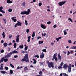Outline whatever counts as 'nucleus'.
<instances>
[{
  "instance_id": "f257e3e1",
  "label": "nucleus",
  "mask_w": 76,
  "mask_h": 76,
  "mask_svg": "<svg viewBox=\"0 0 76 76\" xmlns=\"http://www.w3.org/2000/svg\"><path fill=\"white\" fill-rule=\"evenodd\" d=\"M18 53V51L14 50L9 53H8L5 56V58H10V57H11L12 54Z\"/></svg>"
},
{
  "instance_id": "f03ea898",
  "label": "nucleus",
  "mask_w": 76,
  "mask_h": 76,
  "mask_svg": "<svg viewBox=\"0 0 76 76\" xmlns=\"http://www.w3.org/2000/svg\"><path fill=\"white\" fill-rule=\"evenodd\" d=\"M21 61H26V62H29V59H28V54H26L24 58L21 60Z\"/></svg>"
},
{
  "instance_id": "7ed1b4c3",
  "label": "nucleus",
  "mask_w": 76,
  "mask_h": 76,
  "mask_svg": "<svg viewBox=\"0 0 76 76\" xmlns=\"http://www.w3.org/2000/svg\"><path fill=\"white\" fill-rule=\"evenodd\" d=\"M47 63H48V66L49 68H54V65H53L54 63L53 62H50L48 60L47 61Z\"/></svg>"
},
{
  "instance_id": "20e7f679",
  "label": "nucleus",
  "mask_w": 76,
  "mask_h": 76,
  "mask_svg": "<svg viewBox=\"0 0 76 76\" xmlns=\"http://www.w3.org/2000/svg\"><path fill=\"white\" fill-rule=\"evenodd\" d=\"M30 9L31 8L29 9H28L27 10L28 11H23L22 12H21L20 13V15H28L29 14V13H30V12L31 11L30 10Z\"/></svg>"
},
{
  "instance_id": "39448f33",
  "label": "nucleus",
  "mask_w": 76,
  "mask_h": 76,
  "mask_svg": "<svg viewBox=\"0 0 76 76\" xmlns=\"http://www.w3.org/2000/svg\"><path fill=\"white\" fill-rule=\"evenodd\" d=\"M17 25L18 26H21L22 25V23L20 22L19 21H18L17 23L15 25V28H16V27H17Z\"/></svg>"
},
{
  "instance_id": "423d86ee",
  "label": "nucleus",
  "mask_w": 76,
  "mask_h": 76,
  "mask_svg": "<svg viewBox=\"0 0 76 76\" xmlns=\"http://www.w3.org/2000/svg\"><path fill=\"white\" fill-rule=\"evenodd\" d=\"M65 3H66V1H61L59 2L58 3V4H59L60 6H63V4H65Z\"/></svg>"
},
{
  "instance_id": "0eeeda50",
  "label": "nucleus",
  "mask_w": 76,
  "mask_h": 76,
  "mask_svg": "<svg viewBox=\"0 0 76 76\" xmlns=\"http://www.w3.org/2000/svg\"><path fill=\"white\" fill-rule=\"evenodd\" d=\"M72 69V65H71V64H69V66L68 67V72H71V69Z\"/></svg>"
},
{
  "instance_id": "6e6552de",
  "label": "nucleus",
  "mask_w": 76,
  "mask_h": 76,
  "mask_svg": "<svg viewBox=\"0 0 76 76\" xmlns=\"http://www.w3.org/2000/svg\"><path fill=\"white\" fill-rule=\"evenodd\" d=\"M67 67H69V65H67V64H65L63 66V68L64 69H66Z\"/></svg>"
},
{
  "instance_id": "1a4fd4ad",
  "label": "nucleus",
  "mask_w": 76,
  "mask_h": 76,
  "mask_svg": "<svg viewBox=\"0 0 76 76\" xmlns=\"http://www.w3.org/2000/svg\"><path fill=\"white\" fill-rule=\"evenodd\" d=\"M19 37H20V35H18L16 37L17 39H16V42H17L18 43L19 42Z\"/></svg>"
},
{
  "instance_id": "9d476101",
  "label": "nucleus",
  "mask_w": 76,
  "mask_h": 76,
  "mask_svg": "<svg viewBox=\"0 0 76 76\" xmlns=\"http://www.w3.org/2000/svg\"><path fill=\"white\" fill-rule=\"evenodd\" d=\"M58 60H59L60 61H61V56H60V53H59L58 54Z\"/></svg>"
},
{
  "instance_id": "9b49d317",
  "label": "nucleus",
  "mask_w": 76,
  "mask_h": 76,
  "mask_svg": "<svg viewBox=\"0 0 76 76\" xmlns=\"http://www.w3.org/2000/svg\"><path fill=\"white\" fill-rule=\"evenodd\" d=\"M44 54L43 53V52H42L41 55L40 56V58H43L44 57Z\"/></svg>"
},
{
  "instance_id": "f8f14e48",
  "label": "nucleus",
  "mask_w": 76,
  "mask_h": 76,
  "mask_svg": "<svg viewBox=\"0 0 76 76\" xmlns=\"http://www.w3.org/2000/svg\"><path fill=\"white\" fill-rule=\"evenodd\" d=\"M41 27L43 29H46V26H44V25L43 24H41Z\"/></svg>"
},
{
  "instance_id": "ddd939ff",
  "label": "nucleus",
  "mask_w": 76,
  "mask_h": 76,
  "mask_svg": "<svg viewBox=\"0 0 76 76\" xmlns=\"http://www.w3.org/2000/svg\"><path fill=\"white\" fill-rule=\"evenodd\" d=\"M4 58H5V57L4 58V57H3L1 59V60L0 61V63H2V62L3 61V60H4Z\"/></svg>"
},
{
  "instance_id": "4468645a",
  "label": "nucleus",
  "mask_w": 76,
  "mask_h": 76,
  "mask_svg": "<svg viewBox=\"0 0 76 76\" xmlns=\"http://www.w3.org/2000/svg\"><path fill=\"white\" fill-rule=\"evenodd\" d=\"M4 58H5V57L4 58V57H3L1 59V60L0 61V63H2V62L3 61V60H4Z\"/></svg>"
},
{
  "instance_id": "2eb2a0df",
  "label": "nucleus",
  "mask_w": 76,
  "mask_h": 76,
  "mask_svg": "<svg viewBox=\"0 0 76 76\" xmlns=\"http://www.w3.org/2000/svg\"><path fill=\"white\" fill-rule=\"evenodd\" d=\"M4 58H5V57L4 58V57H3L1 59V60L0 61V63H2V62L3 61V60H4Z\"/></svg>"
},
{
  "instance_id": "dca6fc26",
  "label": "nucleus",
  "mask_w": 76,
  "mask_h": 76,
  "mask_svg": "<svg viewBox=\"0 0 76 76\" xmlns=\"http://www.w3.org/2000/svg\"><path fill=\"white\" fill-rule=\"evenodd\" d=\"M31 40V36H29L28 37V40H27V42H30V41Z\"/></svg>"
},
{
  "instance_id": "f3484780",
  "label": "nucleus",
  "mask_w": 76,
  "mask_h": 76,
  "mask_svg": "<svg viewBox=\"0 0 76 76\" xmlns=\"http://www.w3.org/2000/svg\"><path fill=\"white\" fill-rule=\"evenodd\" d=\"M7 3L9 4L10 3H13V2H12V1H10V0H7Z\"/></svg>"
},
{
  "instance_id": "a211bd4d",
  "label": "nucleus",
  "mask_w": 76,
  "mask_h": 76,
  "mask_svg": "<svg viewBox=\"0 0 76 76\" xmlns=\"http://www.w3.org/2000/svg\"><path fill=\"white\" fill-rule=\"evenodd\" d=\"M1 73H2V74H5V73H6V72L5 71H1Z\"/></svg>"
},
{
  "instance_id": "6ab92c4d",
  "label": "nucleus",
  "mask_w": 76,
  "mask_h": 76,
  "mask_svg": "<svg viewBox=\"0 0 76 76\" xmlns=\"http://www.w3.org/2000/svg\"><path fill=\"white\" fill-rule=\"evenodd\" d=\"M39 75H40V76H42V71H40L39 72Z\"/></svg>"
},
{
  "instance_id": "aec40b11",
  "label": "nucleus",
  "mask_w": 76,
  "mask_h": 76,
  "mask_svg": "<svg viewBox=\"0 0 76 76\" xmlns=\"http://www.w3.org/2000/svg\"><path fill=\"white\" fill-rule=\"evenodd\" d=\"M33 60H34V61L33 62V64H36L37 63V61L35 59L33 58Z\"/></svg>"
},
{
  "instance_id": "412c9836",
  "label": "nucleus",
  "mask_w": 76,
  "mask_h": 76,
  "mask_svg": "<svg viewBox=\"0 0 76 76\" xmlns=\"http://www.w3.org/2000/svg\"><path fill=\"white\" fill-rule=\"evenodd\" d=\"M35 32H33L32 35V37L33 38H34V37H35Z\"/></svg>"
},
{
  "instance_id": "4be33fe9",
  "label": "nucleus",
  "mask_w": 76,
  "mask_h": 76,
  "mask_svg": "<svg viewBox=\"0 0 76 76\" xmlns=\"http://www.w3.org/2000/svg\"><path fill=\"white\" fill-rule=\"evenodd\" d=\"M19 47L20 48H21V49L23 48V45H20L19 46Z\"/></svg>"
},
{
  "instance_id": "5701e85b",
  "label": "nucleus",
  "mask_w": 76,
  "mask_h": 76,
  "mask_svg": "<svg viewBox=\"0 0 76 76\" xmlns=\"http://www.w3.org/2000/svg\"><path fill=\"white\" fill-rule=\"evenodd\" d=\"M7 58H8L4 59V62H7V61L9 60L8 59H7Z\"/></svg>"
},
{
  "instance_id": "b1692460",
  "label": "nucleus",
  "mask_w": 76,
  "mask_h": 76,
  "mask_svg": "<svg viewBox=\"0 0 76 76\" xmlns=\"http://www.w3.org/2000/svg\"><path fill=\"white\" fill-rule=\"evenodd\" d=\"M7 43H5L4 44V47H7Z\"/></svg>"
},
{
  "instance_id": "393cba45",
  "label": "nucleus",
  "mask_w": 76,
  "mask_h": 76,
  "mask_svg": "<svg viewBox=\"0 0 76 76\" xmlns=\"http://www.w3.org/2000/svg\"><path fill=\"white\" fill-rule=\"evenodd\" d=\"M24 70L25 71H26V70H28V69L27 66H26L24 68Z\"/></svg>"
},
{
  "instance_id": "a878e982",
  "label": "nucleus",
  "mask_w": 76,
  "mask_h": 76,
  "mask_svg": "<svg viewBox=\"0 0 76 76\" xmlns=\"http://www.w3.org/2000/svg\"><path fill=\"white\" fill-rule=\"evenodd\" d=\"M57 53L53 55V57H54V58H56V57H57Z\"/></svg>"
},
{
  "instance_id": "bb28decb",
  "label": "nucleus",
  "mask_w": 76,
  "mask_h": 76,
  "mask_svg": "<svg viewBox=\"0 0 76 76\" xmlns=\"http://www.w3.org/2000/svg\"><path fill=\"white\" fill-rule=\"evenodd\" d=\"M13 71H12V69L10 70V74H13Z\"/></svg>"
},
{
  "instance_id": "cd10ccee",
  "label": "nucleus",
  "mask_w": 76,
  "mask_h": 76,
  "mask_svg": "<svg viewBox=\"0 0 76 76\" xmlns=\"http://www.w3.org/2000/svg\"><path fill=\"white\" fill-rule=\"evenodd\" d=\"M16 45H17L16 43H14V47L15 48H16Z\"/></svg>"
},
{
  "instance_id": "c85d7f7f",
  "label": "nucleus",
  "mask_w": 76,
  "mask_h": 76,
  "mask_svg": "<svg viewBox=\"0 0 76 76\" xmlns=\"http://www.w3.org/2000/svg\"><path fill=\"white\" fill-rule=\"evenodd\" d=\"M25 53H28V51H23L22 52V53H23V54H24Z\"/></svg>"
},
{
  "instance_id": "c756f323",
  "label": "nucleus",
  "mask_w": 76,
  "mask_h": 76,
  "mask_svg": "<svg viewBox=\"0 0 76 76\" xmlns=\"http://www.w3.org/2000/svg\"><path fill=\"white\" fill-rule=\"evenodd\" d=\"M28 46L25 47L24 48L25 51H26L28 50Z\"/></svg>"
},
{
  "instance_id": "7c9ffc66",
  "label": "nucleus",
  "mask_w": 76,
  "mask_h": 76,
  "mask_svg": "<svg viewBox=\"0 0 76 76\" xmlns=\"http://www.w3.org/2000/svg\"><path fill=\"white\" fill-rule=\"evenodd\" d=\"M12 20L14 22H16L17 21V20H16V19H12Z\"/></svg>"
},
{
  "instance_id": "2f4dec72",
  "label": "nucleus",
  "mask_w": 76,
  "mask_h": 76,
  "mask_svg": "<svg viewBox=\"0 0 76 76\" xmlns=\"http://www.w3.org/2000/svg\"><path fill=\"white\" fill-rule=\"evenodd\" d=\"M66 30H64V34L65 35H66V34H67V32H66Z\"/></svg>"
},
{
  "instance_id": "473e14b6",
  "label": "nucleus",
  "mask_w": 76,
  "mask_h": 76,
  "mask_svg": "<svg viewBox=\"0 0 76 76\" xmlns=\"http://www.w3.org/2000/svg\"><path fill=\"white\" fill-rule=\"evenodd\" d=\"M9 12H12V9H9L8 10Z\"/></svg>"
},
{
  "instance_id": "72a5a7b5",
  "label": "nucleus",
  "mask_w": 76,
  "mask_h": 76,
  "mask_svg": "<svg viewBox=\"0 0 76 76\" xmlns=\"http://www.w3.org/2000/svg\"><path fill=\"white\" fill-rule=\"evenodd\" d=\"M42 51L43 52H46L47 50H46V49H45L42 50Z\"/></svg>"
},
{
  "instance_id": "f704fd0d",
  "label": "nucleus",
  "mask_w": 76,
  "mask_h": 76,
  "mask_svg": "<svg viewBox=\"0 0 76 76\" xmlns=\"http://www.w3.org/2000/svg\"><path fill=\"white\" fill-rule=\"evenodd\" d=\"M10 66L11 67H12V68H14V66H13V65H12V64H10Z\"/></svg>"
},
{
  "instance_id": "c9c22d12",
  "label": "nucleus",
  "mask_w": 76,
  "mask_h": 76,
  "mask_svg": "<svg viewBox=\"0 0 76 76\" xmlns=\"http://www.w3.org/2000/svg\"><path fill=\"white\" fill-rule=\"evenodd\" d=\"M47 23L48 25H50V24L51 23V22L50 21H49V22H47Z\"/></svg>"
},
{
  "instance_id": "e433bc0d",
  "label": "nucleus",
  "mask_w": 76,
  "mask_h": 76,
  "mask_svg": "<svg viewBox=\"0 0 76 76\" xmlns=\"http://www.w3.org/2000/svg\"><path fill=\"white\" fill-rule=\"evenodd\" d=\"M68 20H70V22H73L72 20V19L70 18H68Z\"/></svg>"
},
{
  "instance_id": "4c0bfd02",
  "label": "nucleus",
  "mask_w": 76,
  "mask_h": 76,
  "mask_svg": "<svg viewBox=\"0 0 76 76\" xmlns=\"http://www.w3.org/2000/svg\"><path fill=\"white\" fill-rule=\"evenodd\" d=\"M63 64H64V63H63V62H62L61 64H60V66H63Z\"/></svg>"
},
{
  "instance_id": "58836bf2",
  "label": "nucleus",
  "mask_w": 76,
  "mask_h": 76,
  "mask_svg": "<svg viewBox=\"0 0 76 76\" xmlns=\"http://www.w3.org/2000/svg\"><path fill=\"white\" fill-rule=\"evenodd\" d=\"M23 3L22 4V5L23 6H25V3L23 2Z\"/></svg>"
},
{
  "instance_id": "ea45409f",
  "label": "nucleus",
  "mask_w": 76,
  "mask_h": 76,
  "mask_svg": "<svg viewBox=\"0 0 76 76\" xmlns=\"http://www.w3.org/2000/svg\"><path fill=\"white\" fill-rule=\"evenodd\" d=\"M4 21V22H5V23L6 24V19H3Z\"/></svg>"
},
{
  "instance_id": "a19ab883",
  "label": "nucleus",
  "mask_w": 76,
  "mask_h": 76,
  "mask_svg": "<svg viewBox=\"0 0 76 76\" xmlns=\"http://www.w3.org/2000/svg\"><path fill=\"white\" fill-rule=\"evenodd\" d=\"M25 23L26 25H28V23L26 20H25Z\"/></svg>"
},
{
  "instance_id": "79ce46f5",
  "label": "nucleus",
  "mask_w": 76,
  "mask_h": 76,
  "mask_svg": "<svg viewBox=\"0 0 76 76\" xmlns=\"http://www.w3.org/2000/svg\"><path fill=\"white\" fill-rule=\"evenodd\" d=\"M29 29H27L26 30V32L27 33H28L29 32Z\"/></svg>"
},
{
  "instance_id": "37998d69",
  "label": "nucleus",
  "mask_w": 76,
  "mask_h": 76,
  "mask_svg": "<svg viewBox=\"0 0 76 76\" xmlns=\"http://www.w3.org/2000/svg\"><path fill=\"white\" fill-rule=\"evenodd\" d=\"M42 37H44V36H45V35H46V34L44 33V34L43 33H42Z\"/></svg>"
},
{
  "instance_id": "c03bdc74",
  "label": "nucleus",
  "mask_w": 76,
  "mask_h": 76,
  "mask_svg": "<svg viewBox=\"0 0 76 76\" xmlns=\"http://www.w3.org/2000/svg\"><path fill=\"white\" fill-rule=\"evenodd\" d=\"M63 75H64V76H69L68 75L66 74V73H63Z\"/></svg>"
},
{
  "instance_id": "a18cd8bd",
  "label": "nucleus",
  "mask_w": 76,
  "mask_h": 76,
  "mask_svg": "<svg viewBox=\"0 0 76 76\" xmlns=\"http://www.w3.org/2000/svg\"><path fill=\"white\" fill-rule=\"evenodd\" d=\"M62 66H59L58 67V69H62V68H63V67H62Z\"/></svg>"
},
{
  "instance_id": "49530a36",
  "label": "nucleus",
  "mask_w": 76,
  "mask_h": 76,
  "mask_svg": "<svg viewBox=\"0 0 76 76\" xmlns=\"http://www.w3.org/2000/svg\"><path fill=\"white\" fill-rule=\"evenodd\" d=\"M5 69H6V70H8V69H9V68H8L7 66H5Z\"/></svg>"
},
{
  "instance_id": "de8ad7c7",
  "label": "nucleus",
  "mask_w": 76,
  "mask_h": 76,
  "mask_svg": "<svg viewBox=\"0 0 76 76\" xmlns=\"http://www.w3.org/2000/svg\"><path fill=\"white\" fill-rule=\"evenodd\" d=\"M1 12H2V13H5V12L3 11V10H1Z\"/></svg>"
},
{
  "instance_id": "09e8293b",
  "label": "nucleus",
  "mask_w": 76,
  "mask_h": 76,
  "mask_svg": "<svg viewBox=\"0 0 76 76\" xmlns=\"http://www.w3.org/2000/svg\"><path fill=\"white\" fill-rule=\"evenodd\" d=\"M34 57H37V58H39V56L35 55L34 56Z\"/></svg>"
},
{
  "instance_id": "8fccbe9b",
  "label": "nucleus",
  "mask_w": 76,
  "mask_h": 76,
  "mask_svg": "<svg viewBox=\"0 0 76 76\" xmlns=\"http://www.w3.org/2000/svg\"><path fill=\"white\" fill-rule=\"evenodd\" d=\"M68 42L69 43H72V41H71L70 40H69L68 41Z\"/></svg>"
},
{
  "instance_id": "3c124183",
  "label": "nucleus",
  "mask_w": 76,
  "mask_h": 76,
  "mask_svg": "<svg viewBox=\"0 0 76 76\" xmlns=\"http://www.w3.org/2000/svg\"><path fill=\"white\" fill-rule=\"evenodd\" d=\"M1 53H4V50H1Z\"/></svg>"
},
{
  "instance_id": "603ef678",
  "label": "nucleus",
  "mask_w": 76,
  "mask_h": 76,
  "mask_svg": "<svg viewBox=\"0 0 76 76\" xmlns=\"http://www.w3.org/2000/svg\"><path fill=\"white\" fill-rule=\"evenodd\" d=\"M41 5H42V3H39V6H41Z\"/></svg>"
},
{
  "instance_id": "864d4df0",
  "label": "nucleus",
  "mask_w": 76,
  "mask_h": 76,
  "mask_svg": "<svg viewBox=\"0 0 76 76\" xmlns=\"http://www.w3.org/2000/svg\"><path fill=\"white\" fill-rule=\"evenodd\" d=\"M55 60L57 62V57L55 58Z\"/></svg>"
},
{
  "instance_id": "5fc2aeb1",
  "label": "nucleus",
  "mask_w": 76,
  "mask_h": 76,
  "mask_svg": "<svg viewBox=\"0 0 76 76\" xmlns=\"http://www.w3.org/2000/svg\"><path fill=\"white\" fill-rule=\"evenodd\" d=\"M67 55H69V54H70V52H69V51H67Z\"/></svg>"
},
{
  "instance_id": "6e6d98bb",
  "label": "nucleus",
  "mask_w": 76,
  "mask_h": 76,
  "mask_svg": "<svg viewBox=\"0 0 76 76\" xmlns=\"http://www.w3.org/2000/svg\"><path fill=\"white\" fill-rule=\"evenodd\" d=\"M56 27H57V26L56 25H54L53 26L54 28H56Z\"/></svg>"
},
{
  "instance_id": "4d7b16f0",
  "label": "nucleus",
  "mask_w": 76,
  "mask_h": 76,
  "mask_svg": "<svg viewBox=\"0 0 76 76\" xmlns=\"http://www.w3.org/2000/svg\"><path fill=\"white\" fill-rule=\"evenodd\" d=\"M72 48V49H76V46H73Z\"/></svg>"
},
{
  "instance_id": "13d9d810",
  "label": "nucleus",
  "mask_w": 76,
  "mask_h": 76,
  "mask_svg": "<svg viewBox=\"0 0 76 76\" xmlns=\"http://www.w3.org/2000/svg\"><path fill=\"white\" fill-rule=\"evenodd\" d=\"M16 17H13L11 18V19H15L14 18H16Z\"/></svg>"
},
{
  "instance_id": "bf43d9fd",
  "label": "nucleus",
  "mask_w": 76,
  "mask_h": 76,
  "mask_svg": "<svg viewBox=\"0 0 76 76\" xmlns=\"http://www.w3.org/2000/svg\"><path fill=\"white\" fill-rule=\"evenodd\" d=\"M3 9V7H0V10H2Z\"/></svg>"
},
{
  "instance_id": "052dcab7",
  "label": "nucleus",
  "mask_w": 76,
  "mask_h": 76,
  "mask_svg": "<svg viewBox=\"0 0 76 76\" xmlns=\"http://www.w3.org/2000/svg\"><path fill=\"white\" fill-rule=\"evenodd\" d=\"M18 56L17 55H15L14 56V58H17V57H18Z\"/></svg>"
},
{
  "instance_id": "680f3d73",
  "label": "nucleus",
  "mask_w": 76,
  "mask_h": 76,
  "mask_svg": "<svg viewBox=\"0 0 76 76\" xmlns=\"http://www.w3.org/2000/svg\"><path fill=\"white\" fill-rule=\"evenodd\" d=\"M12 35H11V36H9V38L10 39V38H12Z\"/></svg>"
},
{
  "instance_id": "e2e57ef3",
  "label": "nucleus",
  "mask_w": 76,
  "mask_h": 76,
  "mask_svg": "<svg viewBox=\"0 0 76 76\" xmlns=\"http://www.w3.org/2000/svg\"><path fill=\"white\" fill-rule=\"evenodd\" d=\"M41 37H37V39H41Z\"/></svg>"
},
{
  "instance_id": "0e129e2a",
  "label": "nucleus",
  "mask_w": 76,
  "mask_h": 76,
  "mask_svg": "<svg viewBox=\"0 0 76 76\" xmlns=\"http://www.w3.org/2000/svg\"><path fill=\"white\" fill-rule=\"evenodd\" d=\"M3 38H5V37L6 36V35H2Z\"/></svg>"
},
{
  "instance_id": "69168bd1",
  "label": "nucleus",
  "mask_w": 76,
  "mask_h": 76,
  "mask_svg": "<svg viewBox=\"0 0 76 76\" xmlns=\"http://www.w3.org/2000/svg\"><path fill=\"white\" fill-rule=\"evenodd\" d=\"M12 43H10L9 44H8V45L10 46L12 45Z\"/></svg>"
},
{
  "instance_id": "338daca9",
  "label": "nucleus",
  "mask_w": 76,
  "mask_h": 76,
  "mask_svg": "<svg viewBox=\"0 0 76 76\" xmlns=\"http://www.w3.org/2000/svg\"><path fill=\"white\" fill-rule=\"evenodd\" d=\"M3 67L0 68V70H3Z\"/></svg>"
},
{
  "instance_id": "774afa93",
  "label": "nucleus",
  "mask_w": 76,
  "mask_h": 76,
  "mask_svg": "<svg viewBox=\"0 0 76 76\" xmlns=\"http://www.w3.org/2000/svg\"><path fill=\"white\" fill-rule=\"evenodd\" d=\"M63 76V74L62 73H61L60 74V76Z\"/></svg>"
}]
</instances>
